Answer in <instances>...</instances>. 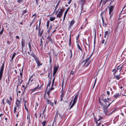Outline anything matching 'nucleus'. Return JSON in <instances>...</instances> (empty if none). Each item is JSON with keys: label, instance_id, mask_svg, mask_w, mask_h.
<instances>
[{"label": "nucleus", "instance_id": "obj_16", "mask_svg": "<svg viewBox=\"0 0 126 126\" xmlns=\"http://www.w3.org/2000/svg\"><path fill=\"white\" fill-rule=\"evenodd\" d=\"M19 107L18 106V105H16L14 109V113H15L17 110H18L19 109Z\"/></svg>", "mask_w": 126, "mask_h": 126}, {"label": "nucleus", "instance_id": "obj_31", "mask_svg": "<svg viewBox=\"0 0 126 126\" xmlns=\"http://www.w3.org/2000/svg\"><path fill=\"white\" fill-rule=\"evenodd\" d=\"M46 121H44L42 123V126H45V124L46 123Z\"/></svg>", "mask_w": 126, "mask_h": 126}, {"label": "nucleus", "instance_id": "obj_54", "mask_svg": "<svg viewBox=\"0 0 126 126\" xmlns=\"http://www.w3.org/2000/svg\"><path fill=\"white\" fill-rule=\"evenodd\" d=\"M46 107H45V109H44V110H43V112L42 113V114H43L44 113V112L45 111V110H46Z\"/></svg>", "mask_w": 126, "mask_h": 126}, {"label": "nucleus", "instance_id": "obj_48", "mask_svg": "<svg viewBox=\"0 0 126 126\" xmlns=\"http://www.w3.org/2000/svg\"><path fill=\"white\" fill-rule=\"evenodd\" d=\"M107 93L108 95H110V93L109 91H107Z\"/></svg>", "mask_w": 126, "mask_h": 126}, {"label": "nucleus", "instance_id": "obj_46", "mask_svg": "<svg viewBox=\"0 0 126 126\" xmlns=\"http://www.w3.org/2000/svg\"><path fill=\"white\" fill-rule=\"evenodd\" d=\"M50 103L49 104L51 106H52V107H53V105H54V104L53 103L51 102H50Z\"/></svg>", "mask_w": 126, "mask_h": 126}, {"label": "nucleus", "instance_id": "obj_17", "mask_svg": "<svg viewBox=\"0 0 126 126\" xmlns=\"http://www.w3.org/2000/svg\"><path fill=\"white\" fill-rule=\"evenodd\" d=\"M103 101L105 103V105L104 106H106V104H107V106L108 104L109 103H110L109 101L108 100V99L106 98H105L103 99Z\"/></svg>", "mask_w": 126, "mask_h": 126}, {"label": "nucleus", "instance_id": "obj_29", "mask_svg": "<svg viewBox=\"0 0 126 126\" xmlns=\"http://www.w3.org/2000/svg\"><path fill=\"white\" fill-rule=\"evenodd\" d=\"M64 93H63V92L62 93L61 95V101L62 99V98L63 97L64 95Z\"/></svg>", "mask_w": 126, "mask_h": 126}, {"label": "nucleus", "instance_id": "obj_3", "mask_svg": "<svg viewBox=\"0 0 126 126\" xmlns=\"http://www.w3.org/2000/svg\"><path fill=\"white\" fill-rule=\"evenodd\" d=\"M32 56L34 58L35 61L38 66H40L42 64L40 63L39 58L35 56L34 55H33Z\"/></svg>", "mask_w": 126, "mask_h": 126}, {"label": "nucleus", "instance_id": "obj_59", "mask_svg": "<svg viewBox=\"0 0 126 126\" xmlns=\"http://www.w3.org/2000/svg\"><path fill=\"white\" fill-rule=\"evenodd\" d=\"M41 20L40 19L39 21V25H41Z\"/></svg>", "mask_w": 126, "mask_h": 126}, {"label": "nucleus", "instance_id": "obj_50", "mask_svg": "<svg viewBox=\"0 0 126 126\" xmlns=\"http://www.w3.org/2000/svg\"><path fill=\"white\" fill-rule=\"evenodd\" d=\"M36 16V13H35V14H33V15L32 16V18L34 16Z\"/></svg>", "mask_w": 126, "mask_h": 126}, {"label": "nucleus", "instance_id": "obj_57", "mask_svg": "<svg viewBox=\"0 0 126 126\" xmlns=\"http://www.w3.org/2000/svg\"><path fill=\"white\" fill-rule=\"evenodd\" d=\"M25 110H26L28 112L29 111H28V109L27 108V107H25Z\"/></svg>", "mask_w": 126, "mask_h": 126}, {"label": "nucleus", "instance_id": "obj_35", "mask_svg": "<svg viewBox=\"0 0 126 126\" xmlns=\"http://www.w3.org/2000/svg\"><path fill=\"white\" fill-rule=\"evenodd\" d=\"M108 1L106 0H105V1H104L102 3V5H105L106 3Z\"/></svg>", "mask_w": 126, "mask_h": 126}, {"label": "nucleus", "instance_id": "obj_4", "mask_svg": "<svg viewBox=\"0 0 126 126\" xmlns=\"http://www.w3.org/2000/svg\"><path fill=\"white\" fill-rule=\"evenodd\" d=\"M111 103L112 102L110 103H109L108 104L107 106V104H106V106H103V109L104 110V112L106 114L107 113V109L108 108L109 106Z\"/></svg>", "mask_w": 126, "mask_h": 126}, {"label": "nucleus", "instance_id": "obj_64", "mask_svg": "<svg viewBox=\"0 0 126 126\" xmlns=\"http://www.w3.org/2000/svg\"><path fill=\"white\" fill-rule=\"evenodd\" d=\"M29 84V82H28V83H27V84L26 85V87H25V88H26L27 87V85H28Z\"/></svg>", "mask_w": 126, "mask_h": 126}, {"label": "nucleus", "instance_id": "obj_2", "mask_svg": "<svg viewBox=\"0 0 126 126\" xmlns=\"http://www.w3.org/2000/svg\"><path fill=\"white\" fill-rule=\"evenodd\" d=\"M122 66H118L115 69H113L112 70V71L113 72L114 74H116V72H117L118 71H119V72L121 71L122 69ZM120 73H119V74H120Z\"/></svg>", "mask_w": 126, "mask_h": 126}, {"label": "nucleus", "instance_id": "obj_5", "mask_svg": "<svg viewBox=\"0 0 126 126\" xmlns=\"http://www.w3.org/2000/svg\"><path fill=\"white\" fill-rule=\"evenodd\" d=\"M78 97V94H77L75 95V96L74 97L73 100V103L71 106L70 107V109L71 108L73 107L75 104L76 103L77 98Z\"/></svg>", "mask_w": 126, "mask_h": 126}, {"label": "nucleus", "instance_id": "obj_47", "mask_svg": "<svg viewBox=\"0 0 126 126\" xmlns=\"http://www.w3.org/2000/svg\"><path fill=\"white\" fill-rule=\"evenodd\" d=\"M36 17H37V16H35L33 18V19L32 20V22H34L35 20V19H36Z\"/></svg>", "mask_w": 126, "mask_h": 126}, {"label": "nucleus", "instance_id": "obj_39", "mask_svg": "<svg viewBox=\"0 0 126 126\" xmlns=\"http://www.w3.org/2000/svg\"><path fill=\"white\" fill-rule=\"evenodd\" d=\"M61 2V0H59L58 2L57 3V5H57V6H59L60 3Z\"/></svg>", "mask_w": 126, "mask_h": 126}, {"label": "nucleus", "instance_id": "obj_52", "mask_svg": "<svg viewBox=\"0 0 126 126\" xmlns=\"http://www.w3.org/2000/svg\"><path fill=\"white\" fill-rule=\"evenodd\" d=\"M74 73V71H72L71 72L70 74H72V75H73Z\"/></svg>", "mask_w": 126, "mask_h": 126}, {"label": "nucleus", "instance_id": "obj_34", "mask_svg": "<svg viewBox=\"0 0 126 126\" xmlns=\"http://www.w3.org/2000/svg\"><path fill=\"white\" fill-rule=\"evenodd\" d=\"M27 12V11L26 10H25L23 11L22 12V15H23L25 14Z\"/></svg>", "mask_w": 126, "mask_h": 126}, {"label": "nucleus", "instance_id": "obj_56", "mask_svg": "<svg viewBox=\"0 0 126 126\" xmlns=\"http://www.w3.org/2000/svg\"><path fill=\"white\" fill-rule=\"evenodd\" d=\"M66 15H64V16H63V21H64L65 19V17H66Z\"/></svg>", "mask_w": 126, "mask_h": 126}, {"label": "nucleus", "instance_id": "obj_27", "mask_svg": "<svg viewBox=\"0 0 126 126\" xmlns=\"http://www.w3.org/2000/svg\"><path fill=\"white\" fill-rule=\"evenodd\" d=\"M47 39L49 41L51 42L52 43V39H51V38L50 37L48 36V37L47 38Z\"/></svg>", "mask_w": 126, "mask_h": 126}, {"label": "nucleus", "instance_id": "obj_20", "mask_svg": "<svg viewBox=\"0 0 126 126\" xmlns=\"http://www.w3.org/2000/svg\"><path fill=\"white\" fill-rule=\"evenodd\" d=\"M75 23V21L74 20V19L72 20L71 21L70 25V26L71 27Z\"/></svg>", "mask_w": 126, "mask_h": 126}, {"label": "nucleus", "instance_id": "obj_44", "mask_svg": "<svg viewBox=\"0 0 126 126\" xmlns=\"http://www.w3.org/2000/svg\"><path fill=\"white\" fill-rule=\"evenodd\" d=\"M109 14L110 15V19L112 17L113 14V13H111L110 14Z\"/></svg>", "mask_w": 126, "mask_h": 126}, {"label": "nucleus", "instance_id": "obj_32", "mask_svg": "<svg viewBox=\"0 0 126 126\" xmlns=\"http://www.w3.org/2000/svg\"><path fill=\"white\" fill-rule=\"evenodd\" d=\"M5 100V99L4 98H3L2 99V104L4 106L5 105V103L4 102V101Z\"/></svg>", "mask_w": 126, "mask_h": 126}, {"label": "nucleus", "instance_id": "obj_61", "mask_svg": "<svg viewBox=\"0 0 126 126\" xmlns=\"http://www.w3.org/2000/svg\"><path fill=\"white\" fill-rule=\"evenodd\" d=\"M2 113H1L0 114V117H1V119L2 118Z\"/></svg>", "mask_w": 126, "mask_h": 126}, {"label": "nucleus", "instance_id": "obj_1", "mask_svg": "<svg viewBox=\"0 0 126 126\" xmlns=\"http://www.w3.org/2000/svg\"><path fill=\"white\" fill-rule=\"evenodd\" d=\"M64 10L65 9L63 7H62V8H60V7H59L56 11L55 13V15L57 14L56 17L58 18H61Z\"/></svg>", "mask_w": 126, "mask_h": 126}, {"label": "nucleus", "instance_id": "obj_62", "mask_svg": "<svg viewBox=\"0 0 126 126\" xmlns=\"http://www.w3.org/2000/svg\"><path fill=\"white\" fill-rule=\"evenodd\" d=\"M18 114H16V117L17 118L18 117V116L19 115V113L18 111Z\"/></svg>", "mask_w": 126, "mask_h": 126}, {"label": "nucleus", "instance_id": "obj_63", "mask_svg": "<svg viewBox=\"0 0 126 126\" xmlns=\"http://www.w3.org/2000/svg\"><path fill=\"white\" fill-rule=\"evenodd\" d=\"M42 114V113H40L39 114V117L41 118V114Z\"/></svg>", "mask_w": 126, "mask_h": 126}, {"label": "nucleus", "instance_id": "obj_14", "mask_svg": "<svg viewBox=\"0 0 126 126\" xmlns=\"http://www.w3.org/2000/svg\"><path fill=\"white\" fill-rule=\"evenodd\" d=\"M102 13L101 14V18H102L103 25V26H105H105H107V24L106 23H105V24H104V18H103V16H102Z\"/></svg>", "mask_w": 126, "mask_h": 126}, {"label": "nucleus", "instance_id": "obj_18", "mask_svg": "<svg viewBox=\"0 0 126 126\" xmlns=\"http://www.w3.org/2000/svg\"><path fill=\"white\" fill-rule=\"evenodd\" d=\"M81 3V5L82 7L85 4L86 1L85 0H80Z\"/></svg>", "mask_w": 126, "mask_h": 126}, {"label": "nucleus", "instance_id": "obj_6", "mask_svg": "<svg viewBox=\"0 0 126 126\" xmlns=\"http://www.w3.org/2000/svg\"><path fill=\"white\" fill-rule=\"evenodd\" d=\"M90 58V57L86 59L84 61L85 62L83 65V67H86L88 66L90 64V63L88 62L89 61Z\"/></svg>", "mask_w": 126, "mask_h": 126}, {"label": "nucleus", "instance_id": "obj_25", "mask_svg": "<svg viewBox=\"0 0 126 126\" xmlns=\"http://www.w3.org/2000/svg\"><path fill=\"white\" fill-rule=\"evenodd\" d=\"M55 17H51L50 18V20L51 21H53L55 20Z\"/></svg>", "mask_w": 126, "mask_h": 126}, {"label": "nucleus", "instance_id": "obj_53", "mask_svg": "<svg viewBox=\"0 0 126 126\" xmlns=\"http://www.w3.org/2000/svg\"><path fill=\"white\" fill-rule=\"evenodd\" d=\"M72 0H70L68 2V4H70Z\"/></svg>", "mask_w": 126, "mask_h": 126}, {"label": "nucleus", "instance_id": "obj_10", "mask_svg": "<svg viewBox=\"0 0 126 126\" xmlns=\"http://www.w3.org/2000/svg\"><path fill=\"white\" fill-rule=\"evenodd\" d=\"M58 69V67L55 66L53 68V76H54L55 75L57 72V71Z\"/></svg>", "mask_w": 126, "mask_h": 126}, {"label": "nucleus", "instance_id": "obj_40", "mask_svg": "<svg viewBox=\"0 0 126 126\" xmlns=\"http://www.w3.org/2000/svg\"><path fill=\"white\" fill-rule=\"evenodd\" d=\"M34 22L32 21L31 22L30 24L29 25V27H31L32 25V24Z\"/></svg>", "mask_w": 126, "mask_h": 126}, {"label": "nucleus", "instance_id": "obj_26", "mask_svg": "<svg viewBox=\"0 0 126 126\" xmlns=\"http://www.w3.org/2000/svg\"><path fill=\"white\" fill-rule=\"evenodd\" d=\"M20 103V101L18 100H17L16 101V105H18V106L20 107V106L19 105Z\"/></svg>", "mask_w": 126, "mask_h": 126}, {"label": "nucleus", "instance_id": "obj_21", "mask_svg": "<svg viewBox=\"0 0 126 126\" xmlns=\"http://www.w3.org/2000/svg\"><path fill=\"white\" fill-rule=\"evenodd\" d=\"M114 77L116 79H117L119 80L120 78V76L119 75H118L116 76V74H114Z\"/></svg>", "mask_w": 126, "mask_h": 126}, {"label": "nucleus", "instance_id": "obj_43", "mask_svg": "<svg viewBox=\"0 0 126 126\" xmlns=\"http://www.w3.org/2000/svg\"><path fill=\"white\" fill-rule=\"evenodd\" d=\"M51 82L50 81H49L48 83L47 84V87H49L50 85V84H51Z\"/></svg>", "mask_w": 126, "mask_h": 126}, {"label": "nucleus", "instance_id": "obj_55", "mask_svg": "<svg viewBox=\"0 0 126 126\" xmlns=\"http://www.w3.org/2000/svg\"><path fill=\"white\" fill-rule=\"evenodd\" d=\"M34 116L36 118H37V113H35L34 114Z\"/></svg>", "mask_w": 126, "mask_h": 126}, {"label": "nucleus", "instance_id": "obj_8", "mask_svg": "<svg viewBox=\"0 0 126 126\" xmlns=\"http://www.w3.org/2000/svg\"><path fill=\"white\" fill-rule=\"evenodd\" d=\"M13 100V98L11 96L9 97V99L7 98L6 99V103L8 104L9 105L11 104V102Z\"/></svg>", "mask_w": 126, "mask_h": 126}, {"label": "nucleus", "instance_id": "obj_45", "mask_svg": "<svg viewBox=\"0 0 126 126\" xmlns=\"http://www.w3.org/2000/svg\"><path fill=\"white\" fill-rule=\"evenodd\" d=\"M50 103L49 104L51 106H52V107H53V105H54V104L53 103L51 102H50Z\"/></svg>", "mask_w": 126, "mask_h": 126}, {"label": "nucleus", "instance_id": "obj_19", "mask_svg": "<svg viewBox=\"0 0 126 126\" xmlns=\"http://www.w3.org/2000/svg\"><path fill=\"white\" fill-rule=\"evenodd\" d=\"M40 25H39L38 26H38L37 25L36 26V30H38V32H41V28L40 27Z\"/></svg>", "mask_w": 126, "mask_h": 126}, {"label": "nucleus", "instance_id": "obj_11", "mask_svg": "<svg viewBox=\"0 0 126 126\" xmlns=\"http://www.w3.org/2000/svg\"><path fill=\"white\" fill-rule=\"evenodd\" d=\"M52 28V26L51 25H50V27H49V28H48V32H50L51 30V29L53 30V32H55L56 31V29L57 28V27H56L55 28Z\"/></svg>", "mask_w": 126, "mask_h": 126}, {"label": "nucleus", "instance_id": "obj_60", "mask_svg": "<svg viewBox=\"0 0 126 126\" xmlns=\"http://www.w3.org/2000/svg\"><path fill=\"white\" fill-rule=\"evenodd\" d=\"M52 62L51 59V57L50 56V63H51Z\"/></svg>", "mask_w": 126, "mask_h": 126}, {"label": "nucleus", "instance_id": "obj_51", "mask_svg": "<svg viewBox=\"0 0 126 126\" xmlns=\"http://www.w3.org/2000/svg\"><path fill=\"white\" fill-rule=\"evenodd\" d=\"M77 46H78V47L79 49V50H81V48H80V46H79V45H77Z\"/></svg>", "mask_w": 126, "mask_h": 126}, {"label": "nucleus", "instance_id": "obj_37", "mask_svg": "<svg viewBox=\"0 0 126 126\" xmlns=\"http://www.w3.org/2000/svg\"><path fill=\"white\" fill-rule=\"evenodd\" d=\"M16 54V53L15 52L13 55L12 56V58H11L12 60H13V59L14 58Z\"/></svg>", "mask_w": 126, "mask_h": 126}, {"label": "nucleus", "instance_id": "obj_33", "mask_svg": "<svg viewBox=\"0 0 126 126\" xmlns=\"http://www.w3.org/2000/svg\"><path fill=\"white\" fill-rule=\"evenodd\" d=\"M50 21L49 20H48L47 21V29H48V27L49 26Z\"/></svg>", "mask_w": 126, "mask_h": 126}, {"label": "nucleus", "instance_id": "obj_22", "mask_svg": "<svg viewBox=\"0 0 126 126\" xmlns=\"http://www.w3.org/2000/svg\"><path fill=\"white\" fill-rule=\"evenodd\" d=\"M54 78L53 79V81L52 83V87L49 90V91H51L52 90H53L54 88L53 87V84L54 82Z\"/></svg>", "mask_w": 126, "mask_h": 126}, {"label": "nucleus", "instance_id": "obj_12", "mask_svg": "<svg viewBox=\"0 0 126 126\" xmlns=\"http://www.w3.org/2000/svg\"><path fill=\"white\" fill-rule=\"evenodd\" d=\"M121 95V94L119 93H117L114 95V97L115 99H116L119 97Z\"/></svg>", "mask_w": 126, "mask_h": 126}, {"label": "nucleus", "instance_id": "obj_38", "mask_svg": "<svg viewBox=\"0 0 126 126\" xmlns=\"http://www.w3.org/2000/svg\"><path fill=\"white\" fill-rule=\"evenodd\" d=\"M43 34V32H39L38 36L40 37Z\"/></svg>", "mask_w": 126, "mask_h": 126}, {"label": "nucleus", "instance_id": "obj_13", "mask_svg": "<svg viewBox=\"0 0 126 126\" xmlns=\"http://www.w3.org/2000/svg\"><path fill=\"white\" fill-rule=\"evenodd\" d=\"M120 19L119 18L118 19V23L116 24V27L115 30H116L118 27V26L119 25V24H120V23H121V22H122V20H120Z\"/></svg>", "mask_w": 126, "mask_h": 126}, {"label": "nucleus", "instance_id": "obj_15", "mask_svg": "<svg viewBox=\"0 0 126 126\" xmlns=\"http://www.w3.org/2000/svg\"><path fill=\"white\" fill-rule=\"evenodd\" d=\"M39 0H35V3L37 6H38L39 8L40 7V3L39 2Z\"/></svg>", "mask_w": 126, "mask_h": 126}, {"label": "nucleus", "instance_id": "obj_36", "mask_svg": "<svg viewBox=\"0 0 126 126\" xmlns=\"http://www.w3.org/2000/svg\"><path fill=\"white\" fill-rule=\"evenodd\" d=\"M51 101H50L48 99H47L46 101V102L48 104H49L50 103V102H51Z\"/></svg>", "mask_w": 126, "mask_h": 126}, {"label": "nucleus", "instance_id": "obj_30", "mask_svg": "<svg viewBox=\"0 0 126 126\" xmlns=\"http://www.w3.org/2000/svg\"><path fill=\"white\" fill-rule=\"evenodd\" d=\"M17 1L18 3H22L23 2V0H17Z\"/></svg>", "mask_w": 126, "mask_h": 126}, {"label": "nucleus", "instance_id": "obj_41", "mask_svg": "<svg viewBox=\"0 0 126 126\" xmlns=\"http://www.w3.org/2000/svg\"><path fill=\"white\" fill-rule=\"evenodd\" d=\"M71 43V36H70L69 39V46H70V44Z\"/></svg>", "mask_w": 126, "mask_h": 126}, {"label": "nucleus", "instance_id": "obj_7", "mask_svg": "<svg viewBox=\"0 0 126 126\" xmlns=\"http://www.w3.org/2000/svg\"><path fill=\"white\" fill-rule=\"evenodd\" d=\"M102 118L100 117L99 118H94L95 121L97 124V126H99L101 124L100 123H98V121H100L102 119Z\"/></svg>", "mask_w": 126, "mask_h": 126}, {"label": "nucleus", "instance_id": "obj_9", "mask_svg": "<svg viewBox=\"0 0 126 126\" xmlns=\"http://www.w3.org/2000/svg\"><path fill=\"white\" fill-rule=\"evenodd\" d=\"M114 7V6L112 5L111 6L109 7V14H110L112 12L113 10Z\"/></svg>", "mask_w": 126, "mask_h": 126}, {"label": "nucleus", "instance_id": "obj_58", "mask_svg": "<svg viewBox=\"0 0 126 126\" xmlns=\"http://www.w3.org/2000/svg\"><path fill=\"white\" fill-rule=\"evenodd\" d=\"M79 34H78L77 36H76V40H77L78 38H79Z\"/></svg>", "mask_w": 126, "mask_h": 126}, {"label": "nucleus", "instance_id": "obj_49", "mask_svg": "<svg viewBox=\"0 0 126 126\" xmlns=\"http://www.w3.org/2000/svg\"><path fill=\"white\" fill-rule=\"evenodd\" d=\"M58 7V6H57V5H56V6L55 7V9L54 10V11H55L56 10V9H57Z\"/></svg>", "mask_w": 126, "mask_h": 126}, {"label": "nucleus", "instance_id": "obj_42", "mask_svg": "<svg viewBox=\"0 0 126 126\" xmlns=\"http://www.w3.org/2000/svg\"><path fill=\"white\" fill-rule=\"evenodd\" d=\"M85 26L88 23V21L87 18H86L85 19Z\"/></svg>", "mask_w": 126, "mask_h": 126}, {"label": "nucleus", "instance_id": "obj_24", "mask_svg": "<svg viewBox=\"0 0 126 126\" xmlns=\"http://www.w3.org/2000/svg\"><path fill=\"white\" fill-rule=\"evenodd\" d=\"M38 89V86H37L36 87H35L34 89H32V92H33L37 90V89Z\"/></svg>", "mask_w": 126, "mask_h": 126}, {"label": "nucleus", "instance_id": "obj_28", "mask_svg": "<svg viewBox=\"0 0 126 126\" xmlns=\"http://www.w3.org/2000/svg\"><path fill=\"white\" fill-rule=\"evenodd\" d=\"M70 59H71L72 57V51L71 50H70Z\"/></svg>", "mask_w": 126, "mask_h": 126}, {"label": "nucleus", "instance_id": "obj_23", "mask_svg": "<svg viewBox=\"0 0 126 126\" xmlns=\"http://www.w3.org/2000/svg\"><path fill=\"white\" fill-rule=\"evenodd\" d=\"M70 9V7H68L67 8V9H66V11L64 13V15L66 16V14H67V13L69 11V10Z\"/></svg>", "mask_w": 126, "mask_h": 126}]
</instances>
